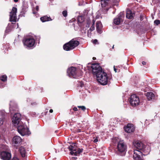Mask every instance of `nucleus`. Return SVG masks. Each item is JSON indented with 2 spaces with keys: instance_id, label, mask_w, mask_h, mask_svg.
Masks as SVG:
<instances>
[{
  "instance_id": "obj_37",
  "label": "nucleus",
  "mask_w": 160,
  "mask_h": 160,
  "mask_svg": "<svg viewBox=\"0 0 160 160\" xmlns=\"http://www.w3.org/2000/svg\"><path fill=\"white\" fill-rule=\"evenodd\" d=\"M98 141V139L97 138H96L95 139H94L93 140V142H96Z\"/></svg>"
},
{
  "instance_id": "obj_2",
  "label": "nucleus",
  "mask_w": 160,
  "mask_h": 160,
  "mask_svg": "<svg viewBox=\"0 0 160 160\" xmlns=\"http://www.w3.org/2000/svg\"><path fill=\"white\" fill-rule=\"evenodd\" d=\"M96 76L97 80L101 85H104L107 84L108 77L106 72L103 71Z\"/></svg>"
},
{
  "instance_id": "obj_31",
  "label": "nucleus",
  "mask_w": 160,
  "mask_h": 160,
  "mask_svg": "<svg viewBox=\"0 0 160 160\" xmlns=\"http://www.w3.org/2000/svg\"><path fill=\"white\" fill-rule=\"evenodd\" d=\"M154 23L156 25H158L160 23V21L159 20H156L154 21Z\"/></svg>"
},
{
  "instance_id": "obj_41",
  "label": "nucleus",
  "mask_w": 160,
  "mask_h": 160,
  "mask_svg": "<svg viewBox=\"0 0 160 160\" xmlns=\"http://www.w3.org/2000/svg\"><path fill=\"white\" fill-rule=\"evenodd\" d=\"M114 71L116 72H117V69L115 68V66H114Z\"/></svg>"
},
{
  "instance_id": "obj_6",
  "label": "nucleus",
  "mask_w": 160,
  "mask_h": 160,
  "mask_svg": "<svg viewBox=\"0 0 160 160\" xmlns=\"http://www.w3.org/2000/svg\"><path fill=\"white\" fill-rule=\"evenodd\" d=\"M68 148L70 151H71L70 153L72 155H74L75 156H77L79 154V153L81 152L83 150L82 149H80L78 148H77L75 146L73 145H70Z\"/></svg>"
},
{
  "instance_id": "obj_3",
  "label": "nucleus",
  "mask_w": 160,
  "mask_h": 160,
  "mask_svg": "<svg viewBox=\"0 0 160 160\" xmlns=\"http://www.w3.org/2000/svg\"><path fill=\"white\" fill-rule=\"evenodd\" d=\"M79 44V41L72 39L68 42L65 44L63 46V49L66 51H69L74 49Z\"/></svg>"
},
{
  "instance_id": "obj_39",
  "label": "nucleus",
  "mask_w": 160,
  "mask_h": 160,
  "mask_svg": "<svg viewBox=\"0 0 160 160\" xmlns=\"http://www.w3.org/2000/svg\"><path fill=\"white\" fill-rule=\"evenodd\" d=\"M36 10L38 11V10H39V7L38 6H37L36 7Z\"/></svg>"
},
{
  "instance_id": "obj_4",
  "label": "nucleus",
  "mask_w": 160,
  "mask_h": 160,
  "mask_svg": "<svg viewBox=\"0 0 160 160\" xmlns=\"http://www.w3.org/2000/svg\"><path fill=\"white\" fill-rule=\"evenodd\" d=\"M12 122L14 126L16 127L20 124H22L21 114L19 113H15L12 118Z\"/></svg>"
},
{
  "instance_id": "obj_36",
  "label": "nucleus",
  "mask_w": 160,
  "mask_h": 160,
  "mask_svg": "<svg viewBox=\"0 0 160 160\" xmlns=\"http://www.w3.org/2000/svg\"><path fill=\"white\" fill-rule=\"evenodd\" d=\"M12 160H19L18 158L17 157H13Z\"/></svg>"
},
{
  "instance_id": "obj_14",
  "label": "nucleus",
  "mask_w": 160,
  "mask_h": 160,
  "mask_svg": "<svg viewBox=\"0 0 160 160\" xmlns=\"http://www.w3.org/2000/svg\"><path fill=\"white\" fill-rule=\"evenodd\" d=\"M133 152V157L135 160H143L141 157L142 152L140 151L137 150H134Z\"/></svg>"
},
{
  "instance_id": "obj_18",
  "label": "nucleus",
  "mask_w": 160,
  "mask_h": 160,
  "mask_svg": "<svg viewBox=\"0 0 160 160\" xmlns=\"http://www.w3.org/2000/svg\"><path fill=\"white\" fill-rule=\"evenodd\" d=\"M19 133L22 136L25 135H29L31 134V132L29 130V128L27 127L24 128V129L20 132Z\"/></svg>"
},
{
  "instance_id": "obj_13",
  "label": "nucleus",
  "mask_w": 160,
  "mask_h": 160,
  "mask_svg": "<svg viewBox=\"0 0 160 160\" xmlns=\"http://www.w3.org/2000/svg\"><path fill=\"white\" fill-rule=\"evenodd\" d=\"M7 113L4 110H0V126H2L5 121Z\"/></svg>"
},
{
  "instance_id": "obj_20",
  "label": "nucleus",
  "mask_w": 160,
  "mask_h": 160,
  "mask_svg": "<svg viewBox=\"0 0 160 160\" xmlns=\"http://www.w3.org/2000/svg\"><path fill=\"white\" fill-rule=\"evenodd\" d=\"M102 28V25L101 22L98 21L96 22V29L97 32L99 33H102L101 29Z\"/></svg>"
},
{
  "instance_id": "obj_21",
  "label": "nucleus",
  "mask_w": 160,
  "mask_h": 160,
  "mask_svg": "<svg viewBox=\"0 0 160 160\" xmlns=\"http://www.w3.org/2000/svg\"><path fill=\"white\" fill-rule=\"evenodd\" d=\"M19 152L22 157H24L25 156L26 151L25 149L23 147L21 146L19 149Z\"/></svg>"
},
{
  "instance_id": "obj_33",
  "label": "nucleus",
  "mask_w": 160,
  "mask_h": 160,
  "mask_svg": "<svg viewBox=\"0 0 160 160\" xmlns=\"http://www.w3.org/2000/svg\"><path fill=\"white\" fill-rule=\"evenodd\" d=\"M62 14L64 17H66L67 16V12L66 11H64L62 12Z\"/></svg>"
},
{
  "instance_id": "obj_35",
  "label": "nucleus",
  "mask_w": 160,
  "mask_h": 160,
  "mask_svg": "<svg viewBox=\"0 0 160 160\" xmlns=\"http://www.w3.org/2000/svg\"><path fill=\"white\" fill-rule=\"evenodd\" d=\"M97 42H98V40L97 39H94L93 41V43L95 44H97Z\"/></svg>"
},
{
  "instance_id": "obj_24",
  "label": "nucleus",
  "mask_w": 160,
  "mask_h": 160,
  "mask_svg": "<svg viewBox=\"0 0 160 160\" xmlns=\"http://www.w3.org/2000/svg\"><path fill=\"white\" fill-rule=\"evenodd\" d=\"M18 127V130L19 133L21 132L24 128H25L27 127V126L24 124L22 122V124H20L19 125L17 126Z\"/></svg>"
},
{
  "instance_id": "obj_22",
  "label": "nucleus",
  "mask_w": 160,
  "mask_h": 160,
  "mask_svg": "<svg viewBox=\"0 0 160 160\" xmlns=\"http://www.w3.org/2000/svg\"><path fill=\"white\" fill-rule=\"evenodd\" d=\"M126 17L128 19H132L133 18V13L130 10H127Z\"/></svg>"
},
{
  "instance_id": "obj_9",
  "label": "nucleus",
  "mask_w": 160,
  "mask_h": 160,
  "mask_svg": "<svg viewBox=\"0 0 160 160\" xmlns=\"http://www.w3.org/2000/svg\"><path fill=\"white\" fill-rule=\"evenodd\" d=\"M67 74L69 77H72L74 78H76L77 70L74 67H71L67 70Z\"/></svg>"
},
{
  "instance_id": "obj_26",
  "label": "nucleus",
  "mask_w": 160,
  "mask_h": 160,
  "mask_svg": "<svg viewBox=\"0 0 160 160\" xmlns=\"http://www.w3.org/2000/svg\"><path fill=\"white\" fill-rule=\"evenodd\" d=\"M42 22H44L47 21H52V20L49 17L47 16H44L40 18Z\"/></svg>"
},
{
  "instance_id": "obj_38",
  "label": "nucleus",
  "mask_w": 160,
  "mask_h": 160,
  "mask_svg": "<svg viewBox=\"0 0 160 160\" xmlns=\"http://www.w3.org/2000/svg\"><path fill=\"white\" fill-rule=\"evenodd\" d=\"M73 110L74 111H77L78 110V109L76 107H74L73 108Z\"/></svg>"
},
{
  "instance_id": "obj_1",
  "label": "nucleus",
  "mask_w": 160,
  "mask_h": 160,
  "mask_svg": "<svg viewBox=\"0 0 160 160\" xmlns=\"http://www.w3.org/2000/svg\"><path fill=\"white\" fill-rule=\"evenodd\" d=\"M133 144L137 150H142L146 154L149 153L150 152V148L148 146L144 147L143 143L139 141H134Z\"/></svg>"
},
{
  "instance_id": "obj_34",
  "label": "nucleus",
  "mask_w": 160,
  "mask_h": 160,
  "mask_svg": "<svg viewBox=\"0 0 160 160\" xmlns=\"http://www.w3.org/2000/svg\"><path fill=\"white\" fill-rule=\"evenodd\" d=\"M5 84L3 83H0V88H2L4 87Z\"/></svg>"
},
{
  "instance_id": "obj_45",
  "label": "nucleus",
  "mask_w": 160,
  "mask_h": 160,
  "mask_svg": "<svg viewBox=\"0 0 160 160\" xmlns=\"http://www.w3.org/2000/svg\"><path fill=\"white\" fill-rule=\"evenodd\" d=\"M33 13L34 14H35V13L34 12H33Z\"/></svg>"
},
{
  "instance_id": "obj_46",
  "label": "nucleus",
  "mask_w": 160,
  "mask_h": 160,
  "mask_svg": "<svg viewBox=\"0 0 160 160\" xmlns=\"http://www.w3.org/2000/svg\"><path fill=\"white\" fill-rule=\"evenodd\" d=\"M114 48V45L113 46L112 48Z\"/></svg>"
},
{
  "instance_id": "obj_7",
  "label": "nucleus",
  "mask_w": 160,
  "mask_h": 160,
  "mask_svg": "<svg viewBox=\"0 0 160 160\" xmlns=\"http://www.w3.org/2000/svg\"><path fill=\"white\" fill-rule=\"evenodd\" d=\"M24 45L28 47H32L35 44V40L33 36L28 37L23 42Z\"/></svg>"
},
{
  "instance_id": "obj_44",
  "label": "nucleus",
  "mask_w": 160,
  "mask_h": 160,
  "mask_svg": "<svg viewBox=\"0 0 160 160\" xmlns=\"http://www.w3.org/2000/svg\"><path fill=\"white\" fill-rule=\"evenodd\" d=\"M93 60H95L96 59V58H94V57H93Z\"/></svg>"
},
{
  "instance_id": "obj_8",
  "label": "nucleus",
  "mask_w": 160,
  "mask_h": 160,
  "mask_svg": "<svg viewBox=\"0 0 160 160\" xmlns=\"http://www.w3.org/2000/svg\"><path fill=\"white\" fill-rule=\"evenodd\" d=\"M17 12V9L16 8L13 7L12 11L10 13L9 21L15 22L17 21V18L16 16V13Z\"/></svg>"
},
{
  "instance_id": "obj_27",
  "label": "nucleus",
  "mask_w": 160,
  "mask_h": 160,
  "mask_svg": "<svg viewBox=\"0 0 160 160\" xmlns=\"http://www.w3.org/2000/svg\"><path fill=\"white\" fill-rule=\"evenodd\" d=\"M13 102H11L10 103V110H16L18 109V107L16 105H15V108H13Z\"/></svg>"
},
{
  "instance_id": "obj_11",
  "label": "nucleus",
  "mask_w": 160,
  "mask_h": 160,
  "mask_svg": "<svg viewBox=\"0 0 160 160\" xmlns=\"http://www.w3.org/2000/svg\"><path fill=\"white\" fill-rule=\"evenodd\" d=\"M117 148L119 152H124L126 149L127 146L123 141H120L118 143Z\"/></svg>"
},
{
  "instance_id": "obj_10",
  "label": "nucleus",
  "mask_w": 160,
  "mask_h": 160,
  "mask_svg": "<svg viewBox=\"0 0 160 160\" xmlns=\"http://www.w3.org/2000/svg\"><path fill=\"white\" fill-rule=\"evenodd\" d=\"M140 101L138 97L135 94L132 95L130 97V102L132 106H136L139 104Z\"/></svg>"
},
{
  "instance_id": "obj_16",
  "label": "nucleus",
  "mask_w": 160,
  "mask_h": 160,
  "mask_svg": "<svg viewBox=\"0 0 160 160\" xmlns=\"http://www.w3.org/2000/svg\"><path fill=\"white\" fill-rule=\"evenodd\" d=\"M124 128L125 132L128 133L133 132L135 129L133 125L132 124H128Z\"/></svg>"
},
{
  "instance_id": "obj_5",
  "label": "nucleus",
  "mask_w": 160,
  "mask_h": 160,
  "mask_svg": "<svg viewBox=\"0 0 160 160\" xmlns=\"http://www.w3.org/2000/svg\"><path fill=\"white\" fill-rule=\"evenodd\" d=\"M92 68V73L94 75H96L103 71L102 68L98 63H94L91 66Z\"/></svg>"
},
{
  "instance_id": "obj_43",
  "label": "nucleus",
  "mask_w": 160,
  "mask_h": 160,
  "mask_svg": "<svg viewBox=\"0 0 160 160\" xmlns=\"http://www.w3.org/2000/svg\"><path fill=\"white\" fill-rule=\"evenodd\" d=\"M18 0H14V1L15 2H17L18 1Z\"/></svg>"
},
{
  "instance_id": "obj_17",
  "label": "nucleus",
  "mask_w": 160,
  "mask_h": 160,
  "mask_svg": "<svg viewBox=\"0 0 160 160\" xmlns=\"http://www.w3.org/2000/svg\"><path fill=\"white\" fill-rule=\"evenodd\" d=\"M88 13V12L87 11H85L83 13L82 15H81L78 17V22L81 23L83 22L84 20V18L85 17L87 16Z\"/></svg>"
},
{
  "instance_id": "obj_19",
  "label": "nucleus",
  "mask_w": 160,
  "mask_h": 160,
  "mask_svg": "<svg viewBox=\"0 0 160 160\" xmlns=\"http://www.w3.org/2000/svg\"><path fill=\"white\" fill-rule=\"evenodd\" d=\"M22 141L21 137L18 136H14L12 139V142L15 144H19Z\"/></svg>"
},
{
  "instance_id": "obj_25",
  "label": "nucleus",
  "mask_w": 160,
  "mask_h": 160,
  "mask_svg": "<svg viewBox=\"0 0 160 160\" xmlns=\"http://www.w3.org/2000/svg\"><path fill=\"white\" fill-rule=\"evenodd\" d=\"M110 2V0H101V5L102 7H105Z\"/></svg>"
},
{
  "instance_id": "obj_32",
  "label": "nucleus",
  "mask_w": 160,
  "mask_h": 160,
  "mask_svg": "<svg viewBox=\"0 0 160 160\" xmlns=\"http://www.w3.org/2000/svg\"><path fill=\"white\" fill-rule=\"evenodd\" d=\"M78 107L79 108H81V109L83 111H84L86 109V108L84 106H78Z\"/></svg>"
},
{
  "instance_id": "obj_42",
  "label": "nucleus",
  "mask_w": 160,
  "mask_h": 160,
  "mask_svg": "<svg viewBox=\"0 0 160 160\" xmlns=\"http://www.w3.org/2000/svg\"><path fill=\"white\" fill-rule=\"evenodd\" d=\"M53 110H52V109H50V110H49V112H50V113H52V112H53Z\"/></svg>"
},
{
  "instance_id": "obj_30",
  "label": "nucleus",
  "mask_w": 160,
  "mask_h": 160,
  "mask_svg": "<svg viewBox=\"0 0 160 160\" xmlns=\"http://www.w3.org/2000/svg\"><path fill=\"white\" fill-rule=\"evenodd\" d=\"M11 31V29L10 27H9V25L6 28V30H5V33H8L10 32Z\"/></svg>"
},
{
  "instance_id": "obj_28",
  "label": "nucleus",
  "mask_w": 160,
  "mask_h": 160,
  "mask_svg": "<svg viewBox=\"0 0 160 160\" xmlns=\"http://www.w3.org/2000/svg\"><path fill=\"white\" fill-rule=\"evenodd\" d=\"M1 80L3 82L6 81L7 80V76L6 75H3L0 77Z\"/></svg>"
},
{
  "instance_id": "obj_23",
  "label": "nucleus",
  "mask_w": 160,
  "mask_h": 160,
  "mask_svg": "<svg viewBox=\"0 0 160 160\" xmlns=\"http://www.w3.org/2000/svg\"><path fill=\"white\" fill-rule=\"evenodd\" d=\"M146 96L149 100H152L154 98V95L152 92H148L147 93Z\"/></svg>"
},
{
  "instance_id": "obj_12",
  "label": "nucleus",
  "mask_w": 160,
  "mask_h": 160,
  "mask_svg": "<svg viewBox=\"0 0 160 160\" xmlns=\"http://www.w3.org/2000/svg\"><path fill=\"white\" fill-rule=\"evenodd\" d=\"M0 157L2 160H10L11 158V155L9 152L2 151L0 153Z\"/></svg>"
},
{
  "instance_id": "obj_15",
  "label": "nucleus",
  "mask_w": 160,
  "mask_h": 160,
  "mask_svg": "<svg viewBox=\"0 0 160 160\" xmlns=\"http://www.w3.org/2000/svg\"><path fill=\"white\" fill-rule=\"evenodd\" d=\"M124 17L123 12H121L118 15V17L115 18L113 20L114 23L116 25H119L122 20Z\"/></svg>"
},
{
  "instance_id": "obj_29",
  "label": "nucleus",
  "mask_w": 160,
  "mask_h": 160,
  "mask_svg": "<svg viewBox=\"0 0 160 160\" xmlns=\"http://www.w3.org/2000/svg\"><path fill=\"white\" fill-rule=\"evenodd\" d=\"M94 23H93L91 27L89 30H88V32H89V31H90L91 32L93 31L94 29Z\"/></svg>"
},
{
  "instance_id": "obj_40",
  "label": "nucleus",
  "mask_w": 160,
  "mask_h": 160,
  "mask_svg": "<svg viewBox=\"0 0 160 160\" xmlns=\"http://www.w3.org/2000/svg\"><path fill=\"white\" fill-rule=\"evenodd\" d=\"M142 64L143 65H145L146 64V62L144 61H143L142 62Z\"/></svg>"
}]
</instances>
